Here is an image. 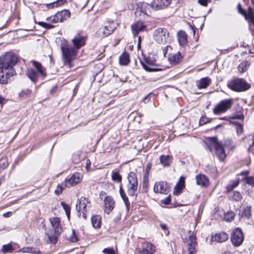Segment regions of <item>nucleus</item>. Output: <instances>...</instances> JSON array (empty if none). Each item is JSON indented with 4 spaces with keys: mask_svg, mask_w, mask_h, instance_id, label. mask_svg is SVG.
<instances>
[{
    "mask_svg": "<svg viewBox=\"0 0 254 254\" xmlns=\"http://www.w3.org/2000/svg\"><path fill=\"white\" fill-rule=\"evenodd\" d=\"M86 37L78 34L72 39L74 47H69L65 40H64L61 45L63 60L64 65L69 67L72 66L71 61L76 56V50L79 49L85 44Z\"/></svg>",
    "mask_w": 254,
    "mask_h": 254,
    "instance_id": "f257e3e1",
    "label": "nucleus"
},
{
    "mask_svg": "<svg viewBox=\"0 0 254 254\" xmlns=\"http://www.w3.org/2000/svg\"><path fill=\"white\" fill-rule=\"evenodd\" d=\"M16 55L8 52L0 57V84H7L9 78L13 75V66L17 63Z\"/></svg>",
    "mask_w": 254,
    "mask_h": 254,
    "instance_id": "f03ea898",
    "label": "nucleus"
},
{
    "mask_svg": "<svg viewBox=\"0 0 254 254\" xmlns=\"http://www.w3.org/2000/svg\"><path fill=\"white\" fill-rule=\"evenodd\" d=\"M207 147L211 152L214 151L215 155L220 161H223L226 158V153L222 143L218 141L216 137H207L205 140Z\"/></svg>",
    "mask_w": 254,
    "mask_h": 254,
    "instance_id": "7ed1b4c3",
    "label": "nucleus"
},
{
    "mask_svg": "<svg viewBox=\"0 0 254 254\" xmlns=\"http://www.w3.org/2000/svg\"><path fill=\"white\" fill-rule=\"evenodd\" d=\"M31 63L37 71H36L32 68L28 69L26 74L31 80L33 82H36L38 81L39 77L44 78L46 75V72L41 64L34 61H32Z\"/></svg>",
    "mask_w": 254,
    "mask_h": 254,
    "instance_id": "20e7f679",
    "label": "nucleus"
},
{
    "mask_svg": "<svg viewBox=\"0 0 254 254\" xmlns=\"http://www.w3.org/2000/svg\"><path fill=\"white\" fill-rule=\"evenodd\" d=\"M50 223L54 229V234H52V232L48 233L46 234L47 239L49 241L53 244L57 243L58 238L59 235L62 232V227L61 224V221L59 217H53L50 218Z\"/></svg>",
    "mask_w": 254,
    "mask_h": 254,
    "instance_id": "39448f33",
    "label": "nucleus"
},
{
    "mask_svg": "<svg viewBox=\"0 0 254 254\" xmlns=\"http://www.w3.org/2000/svg\"><path fill=\"white\" fill-rule=\"evenodd\" d=\"M229 88L237 92H242L249 89L251 85L243 78H236L231 81L228 85Z\"/></svg>",
    "mask_w": 254,
    "mask_h": 254,
    "instance_id": "423d86ee",
    "label": "nucleus"
},
{
    "mask_svg": "<svg viewBox=\"0 0 254 254\" xmlns=\"http://www.w3.org/2000/svg\"><path fill=\"white\" fill-rule=\"evenodd\" d=\"M169 32L166 29L158 28L155 30L153 32V38L156 42L165 44L169 40Z\"/></svg>",
    "mask_w": 254,
    "mask_h": 254,
    "instance_id": "0eeeda50",
    "label": "nucleus"
},
{
    "mask_svg": "<svg viewBox=\"0 0 254 254\" xmlns=\"http://www.w3.org/2000/svg\"><path fill=\"white\" fill-rule=\"evenodd\" d=\"M233 99H228L222 100L213 109V112L214 114H219L225 112L230 109L233 104Z\"/></svg>",
    "mask_w": 254,
    "mask_h": 254,
    "instance_id": "6e6552de",
    "label": "nucleus"
},
{
    "mask_svg": "<svg viewBox=\"0 0 254 254\" xmlns=\"http://www.w3.org/2000/svg\"><path fill=\"white\" fill-rule=\"evenodd\" d=\"M128 184L127 185V191L128 194L134 196L137 190L138 185L136 175L130 173L128 176Z\"/></svg>",
    "mask_w": 254,
    "mask_h": 254,
    "instance_id": "1a4fd4ad",
    "label": "nucleus"
},
{
    "mask_svg": "<svg viewBox=\"0 0 254 254\" xmlns=\"http://www.w3.org/2000/svg\"><path fill=\"white\" fill-rule=\"evenodd\" d=\"M115 29L116 27L113 22H107L98 30L96 35L99 37H106L112 34Z\"/></svg>",
    "mask_w": 254,
    "mask_h": 254,
    "instance_id": "9d476101",
    "label": "nucleus"
},
{
    "mask_svg": "<svg viewBox=\"0 0 254 254\" xmlns=\"http://www.w3.org/2000/svg\"><path fill=\"white\" fill-rule=\"evenodd\" d=\"M90 206V202L85 197H81L76 204V210L78 212H82V216L85 219L86 218L85 212L88 211Z\"/></svg>",
    "mask_w": 254,
    "mask_h": 254,
    "instance_id": "9b49d317",
    "label": "nucleus"
},
{
    "mask_svg": "<svg viewBox=\"0 0 254 254\" xmlns=\"http://www.w3.org/2000/svg\"><path fill=\"white\" fill-rule=\"evenodd\" d=\"M141 64L143 68L147 71L153 72L161 70L160 68L156 67V60L150 57L145 58L144 61L141 62Z\"/></svg>",
    "mask_w": 254,
    "mask_h": 254,
    "instance_id": "f8f14e48",
    "label": "nucleus"
},
{
    "mask_svg": "<svg viewBox=\"0 0 254 254\" xmlns=\"http://www.w3.org/2000/svg\"><path fill=\"white\" fill-rule=\"evenodd\" d=\"M244 240V236L242 230L240 228L235 229L231 234V241L233 245L236 247L240 246Z\"/></svg>",
    "mask_w": 254,
    "mask_h": 254,
    "instance_id": "ddd939ff",
    "label": "nucleus"
},
{
    "mask_svg": "<svg viewBox=\"0 0 254 254\" xmlns=\"http://www.w3.org/2000/svg\"><path fill=\"white\" fill-rule=\"evenodd\" d=\"M82 180V176L80 173H74L71 177L68 180H66L64 182V186L69 188L75 186L80 183Z\"/></svg>",
    "mask_w": 254,
    "mask_h": 254,
    "instance_id": "4468645a",
    "label": "nucleus"
},
{
    "mask_svg": "<svg viewBox=\"0 0 254 254\" xmlns=\"http://www.w3.org/2000/svg\"><path fill=\"white\" fill-rule=\"evenodd\" d=\"M169 189L168 184L164 182L156 183L154 186V191L155 192L163 194H167L169 191Z\"/></svg>",
    "mask_w": 254,
    "mask_h": 254,
    "instance_id": "2eb2a0df",
    "label": "nucleus"
},
{
    "mask_svg": "<svg viewBox=\"0 0 254 254\" xmlns=\"http://www.w3.org/2000/svg\"><path fill=\"white\" fill-rule=\"evenodd\" d=\"M172 0H154L150 6L154 10H157L164 8L168 6Z\"/></svg>",
    "mask_w": 254,
    "mask_h": 254,
    "instance_id": "dca6fc26",
    "label": "nucleus"
},
{
    "mask_svg": "<svg viewBox=\"0 0 254 254\" xmlns=\"http://www.w3.org/2000/svg\"><path fill=\"white\" fill-rule=\"evenodd\" d=\"M188 246V251L189 254H192L195 251L196 246V237L193 235V233L189 232L188 239L187 240Z\"/></svg>",
    "mask_w": 254,
    "mask_h": 254,
    "instance_id": "f3484780",
    "label": "nucleus"
},
{
    "mask_svg": "<svg viewBox=\"0 0 254 254\" xmlns=\"http://www.w3.org/2000/svg\"><path fill=\"white\" fill-rule=\"evenodd\" d=\"M133 34L135 36L138 34L140 32L147 30L146 26L142 22L137 21L132 24L131 26Z\"/></svg>",
    "mask_w": 254,
    "mask_h": 254,
    "instance_id": "a211bd4d",
    "label": "nucleus"
},
{
    "mask_svg": "<svg viewBox=\"0 0 254 254\" xmlns=\"http://www.w3.org/2000/svg\"><path fill=\"white\" fill-rule=\"evenodd\" d=\"M155 252V247L149 242L145 243L138 251L139 254H153Z\"/></svg>",
    "mask_w": 254,
    "mask_h": 254,
    "instance_id": "6ab92c4d",
    "label": "nucleus"
},
{
    "mask_svg": "<svg viewBox=\"0 0 254 254\" xmlns=\"http://www.w3.org/2000/svg\"><path fill=\"white\" fill-rule=\"evenodd\" d=\"M229 235L224 232H221L211 236V241L222 243L228 240Z\"/></svg>",
    "mask_w": 254,
    "mask_h": 254,
    "instance_id": "aec40b11",
    "label": "nucleus"
},
{
    "mask_svg": "<svg viewBox=\"0 0 254 254\" xmlns=\"http://www.w3.org/2000/svg\"><path fill=\"white\" fill-rule=\"evenodd\" d=\"M182 56L180 52L171 53L168 56V61L173 65H176L179 64L182 60Z\"/></svg>",
    "mask_w": 254,
    "mask_h": 254,
    "instance_id": "412c9836",
    "label": "nucleus"
},
{
    "mask_svg": "<svg viewBox=\"0 0 254 254\" xmlns=\"http://www.w3.org/2000/svg\"><path fill=\"white\" fill-rule=\"evenodd\" d=\"M178 41L180 46L185 47L188 44L187 35L183 30H180L177 33Z\"/></svg>",
    "mask_w": 254,
    "mask_h": 254,
    "instance_id": "4be33fe9",
    "label": "nucleus"
},
{
    "mask_svg": "<svg viewBox=\"0 0 254 254\" xmlns=\"http://www.w3.org/2000/svg\"><path fill=\"white\" fill-rule=\"evenodd\" d=\"M104 204L105 212L109 214L114 208L115 201L111 196H108L104 199Z\"/></svg>",
    "mask_w": 254,
    "mask_h": 254,
    "instance_id": "5701e85b",
    "label": "nucleus"
},
{
    "mask_svg": "<svg viewBox=\"0 0 254 254\" xmlns=\"http://www.w3.org/2000/svg\"><path fill=\"white\" fill-rule=\"evenodd\" d=\"M196 184L201 187H207L209 184L208 178L203 174H199L195 177Z\"/></svg>",
    "mask_w": 254,
    "mask_h": 254,
    "instance_id": "b1692460",
    "label": "nucleus"
},
{
    "mask_svg": "<svg viewBox=\"0 0 254 254\" xmlns=\"http://www.w3.org/2000/svg\"><path fill=\"white\" fill-rule=\"evenodd\" d=\"M185 187V178L181 177L179 182L174 188V194L176 195H179L182 192V190Z\"/></svg>",
    "mask_w": 254,
    "mask_h": 254,
    "instance_id": "393cba45",
    "label": "nucleus"
},
{
    "mask_svg": "<svg viewBox=\"0 0 254 254\" xmlns=\"http://www.w3.org/2000/svg\"><path fill=\"white\" fill-rule=\"evenodd\" d=\"M57 19L59 22H63L66 20L70 17V13L67 10H62L56 14Z\"/></svg>",
    "mask_w": 254,
    "mask_h": 254,
    "instance_id": "a878e982",
    "label": "nucleus"
},
{
    "mask_svg": "<svg viewBox=\"0 0 254 254\" xmlns=\"http://www.w3.org/2000/svg\"><path fill=\"white\" fill-rule=\"evenodd\" d=\"M211 82V79L206 77L200 79L197 81V87L199 89L205 88L209 85Z\"/></svg>",
    "mask_w": 254,
    "mask_h": 254,
    "instance_id": "bb28decb",
    "label": "nucleus"
},
{
    "mask_svg": "<svg viewBox=\"0 0 254 254\" xmlns=\"http://www.w3.org/2000/svg\"><path fill=\"white\" fill-rule=\"evenodd\" d=\"M92 226L95 228H99L101 224V217L100 216L96 215L93 216L91 218Z\"/></svg>",
    "mask_w": 254,
    "mask_h": 254,
    "instance_id": "cd10ccee",
    "label": "nucleus"
},
{
    "mask_svg": "<svg viewBox=\"0 0 254 254\" xmlns=\"http://www.w3.org/2000/svg\"><path fill=\"white\" fill-rule=\"evenodd\" d=\"M120 64L122 65H126L129 62V56L128 53L124 52L120 57Z\"/></svg>",
    "mask_w": 254,
    "mask_h": 254,
    "instance_id": "c85d7f7f",
    "label": "nucleus"
},
{
    "mask_svg": "<svg viewBox=\"0 0 254 254\" xmlns=\"http://www.w3.org/2000/svg\"><path fill=\"white\" fill-rule=\"evenodd\" d=\"M18 252L39 254L40 251L39 250L35 249L31 247H25L19 250Z\"/></svg>",
    "mask_w": 254,
    "mask_h": 254,
    "instance_id": "c756f323",
    "label": "nucleus"
},
{
    "mask_svg": "<svg viewBox=\"0 0 254 254\" xmlns=\"http://www.w3.org/2000/svg\"><path fill=\"white\" fill-rule=\"evenodd\" d=\"M250 66V64L247 61L242 62L238 66V69L240 73L246 71Z\"/></svg>",
    "mask_w": 254,
    "mask_h": 254,
    "instance_id": "7c9ffc66",
    "label": "nucleus"
},
{
    "mask_svg": "<svg viewBox=\"0 0 254 254\" xmlns=\"http://www.w3.org/2000/svg\"><path fill=\"white\" fill-rule=\"evenodd\" d=\"M171 157L169 155H162L160 157V162L164 166L169 165Z\"/></svg>",
    "mask_w": 254,
    "mask_h": 254,
    "instance_id": "2f4dec72",
    "label": "nucleus"
},
{
    "mask_svg": "<svg viewBox=\"0 0 254 254\" xmlns=\"http://www.w3.org/2000/svg\"><path fill=\"white\" fill-rule=\"evenodd\" d=\"M246 19L254 26V9L251 7L248 8V19Z\"/></svg>",
    "mask_w": 254,
    "mask_h": 254,
    "instance_id": "473e14b6",
    "label": "nucleus"
},
{
    "mask_svg": "<svg viewBox=\"0 0 254 254\" xmlns=\"http://www.w3.org/2000/svg\"><path fill=\"white\" fill-rule=\"evenodd\" d=\"M66 1V0H58L54 2L53 3L47 4V6L49 8H52L61 6L62 5H63L64 3H65Z\"/></svg>",
    "mask_w": 254,
    "mask_h": 254,
    "instance_id": "72a5a7b5",
    "label": "nucleus"
},
{
    "mask_svg": "<svg viewBox=\"0 0 254 254\" xmlns=\"http://www.w3.org/2000/svg\"><path fill=\"white\" fill-rule=\"evenodd\" d=\"M239 184V180H235L231 181L227 186L226 188L228 191H231L235 188L237 187Z\"/></svg>",
    "mask_w": 254,
    "mask_h": 254,
    "instance_id": "f704fd0d",
    "label": "nucleus"
},
{
    "mask_svg": "<svg viewBox=\"0 0 254 254\" xmlns=\"http://www.w3.org/2000/svg\"><path fill=\"white\" fill-rule=\"evenodd\" d=\"M13 251V248L10 243L3 245L1 250L3 253H11Z\"/></svg>",
    "mask_w": 254,
    "mask_h": 254,
    "instance_id": "c9c22d12",
    "label": "nucleus"
},
{
    "mask_svg": "<svg viewBox=\"0 0 254 254\" xmlns=\"http://www.w3.org/2000/svg\"><path fill=\"white\" fill-rule=\"evenodd\" d=\"M112 179L115 182L121 183L122 181V176L118 172L113 171L112 173Z\"/></svg>",
    "mask_w": 254,
    "mask_h": 254,
    "instance_id": "e433bc0d",
    "label": "nucleus"
},
{
    "mask_svg": "<svg viewBox=\"0 0 254 254\" xmlns=\"http://www.w3.org/2000/svg\"><path fill=\"white\" fill-rule=\"evenodd\" d=\"M251 207L250 206H247L243 209L242 215L249 218L251 215Z\"/></svg>",
    "mask_w": 254,
    "mask_h": 254,
    "instance_id": "4c0bfd02",
    "label": "nucleus"
},
{
    "mask_svg": "<svg viewBox=\"0 0 254 254\" xmlns=\"http://www.w3.org/2000/svg\"><path fill=\"white\" fill-rule=\"evenodd\" d=\"M32 91L29 89L22 90L19 94L20 97H27L31 94Z\"/></svg>",
    "mask_w": 254,
    "mask_h": 254,
    "instance_id": "58836bf2",
    "label": "nucleus"
},
{
    "mask_svg": "<svg viewBox=\"0 0 254 254\" xmlns=\"http://www.w3.org/2000/svg\"><path fill=\"white\" fill-rule=\"evenodd\" d=\"M232 198L235 201H240L242 199V195L240 192L235 191L233 192Z\"/></svg>",
    "mask_w": 254,
    "mask_h": 254,
    "instance_id": "ea45409f",
    "label": "nucleus"
},
{
    "mask_svg": "<svg viewBox=\"0 0 254 254\" xmlns=\"http://www.w3.org/2000/svg\"><path fill=\"white\" fill-rule=\"evenodd\" d=\"M235 217V214L234 212L231 211L228 212L225 214L224 218L227 221H231L233 220Z\"/></svg>",
    "mask_w": 254,
    "mask_h": 254,
    "instance_id": "a19ab883",
    "label": "nucleus"
},
{
    "mask_svg": "<svg viewBox=\"0 0 254 254\" xmlns=\"http://www.w3.org/2000/svg\"><path fill=\"white\" fill-rule=\"evenodd\" d=\"M61 204L62 206H63V208L64 209V210H65L66 215H67L68 218H69V215H70V207H69V206H68V205L66 204V203H65L64 202H62Z\"/></svg>",
    "mask_w": 254,
    "mask_h": 254,
    "instance_id": "79ce46f5",
    "label": "nucleus"
},
{
    "mask_svg": "<svg viewBox=\"0 0 254 254\" xmlns=\"http://www.w3.org/2000/svg\"><path fill=\"white\" fill-rule=\"evenodd\" d=\"M244 180L245 181L246 183L247 184H249V185L252 186V187H254V177H246Z\"/></svg>",
    "mask_w": 254,
    "mask_h": 254,
    "instance_id": "37998d69",
    "label": "nucleus"
},
{
    "mask_svg": "<svg viewBox=\"0 0 254 254\" xmlns=\"http://www.w3.org/2000/svg\"><path fill=\"white\" fill-rule=\"evenodd\" d=\"M236 129L238 135H240L243 132V127L240 124L236 125Z\"/></svg>",
    "mask_w": 254,
    "mask_h": 254,
    "instance_id": "c03bdc74",
    "label": "nucleus"
},
{
    "mask_svg": "<svg viewBox=\"0 0 254 254\" xmlns=\"http://www.w3.org/2000/svg\"><path fill=\"white\" fill-rule=\"evenodd\" d=\"M69 240L73 243L76 242L78 241V238L76 236L75 230H72V234L70 236Z\"/></svg>",
    "mask_w": 254,
    "mask_h": 254,
    "instance_id": "a18cd8bd",
    "label": "nucleus"
},
{
    "mask_svg": "<svg viewBox=\"0 0 254 254\" xmlns=\"http://www.w3.org/2000/svg\"><path fill=\"white\" fill-rule=\"evenodd\" d=\"M120 195H121V197L123 199L124 201H125V202L127 204V201H128V198L126 196V194L124 193V190H123V189L122 188V185H121L120 187Z\"/></svg>",
    "mask_w": 254,
    "mask_h": 254,
    "instance_id": "49530a36",
    "label": "nucleus"
},
{
    "mask_svg": "<svg viewBox=\"0 0 254 254\" xmlns=\"http://www.w3.org/2000/svg\"><path fill=\"white\" fill-rule=\"evenodd\" d=\"M238 8L239 12L241 13L242 15H243L246 19H248V11L247 12L245 10H244L241 7V5L240 4H239L238 5Z\"/></svg>",
    "mask_w": 254,
    "mask_h": 254,
    "instance_id": "de8ad7c7",
    "label": "nucleus"
},
{
    "mask_svg": "<svg viewBox=\"0 0 254 254\" xmlns=\"http://www.w3.org/2000/svg\"><path fill=\"white\" fill-rule=\"evenodd\" d=\"M38 24L47 29H50L54 27V26L52 25L44 22H39Z\"/></svg>",
    "mask_w": 254,
    "mask_h": 254,
    "instance_id": "09e8293b",
    "label": "nucleus"
},
{
    "mask_svg": "<svg viewBox=\"0 0 254 254\" xmlns=\"http://www.w3.org/2000/svg\"><path fill=\"white\" fill-rule=\"evenodd\" d=\"M8 165V162L6 158H1L0 160V166L2 169L5 168Z\"/></svg>",
    "mask_w": 254,
    "mask_h": 254,
    "instance_id": "8fccbe9b",
    "label": "nucleus"
},
{
    "mask_svg": "<svg viewBox=\"0 0 254 254\" xmlns=\"http://www.w3.org/2000/svg\"><path fill=\"white\" fill-rule=\"evenodd\" d=\"M64 189V187L62 185H59L57 186V189L55 190V193L57 195H59L60 194H61L62 192Z\"/></svg>",
    "mask_w": 254,
    "mask_h": 254,
    "instance_id": "3c124183",
    "label": "nucleus"
},
{
    "mask_svg": "<svg viewBox=\"0 0 254 254\" xmlns=\"http://www.w3.org/2000/svg\"><path fill=\"white\" fill-rule=\"evenodd\" d=\"M102 252L105 254H115L114 250L111 248H105L103 250Z\"/></svg>",
    "mask_w": 254,
    "mask_h": 254,
    "instance_id": "603ef678",
    "label": "nucleus"
},
{
    "mask_svg": "<svg viewBox=\"0 0 254 254\" xmlns=\"http://www.w3.org/2000/svg\"><path fill=\"white\" fill-rule=\"evenodd\" d=\"M46 20H47V21L51 22L53 23H56L59 22L56 14L53 16L50 17H48L46 19Z\"/></svg>",
    "mask_w": 254,
    "mask_h": 254,
    "instance_id": "864d4df0",
    "label": "nucleus"
},
{
    "mask_svg": "<svg viewBox=\"0 0 254 254\" xmlns=\"http://www.w3.org/2000/svg\"><path fill=\"white\" fill-rule=\"evenodd\" d=\"M253 142L250 145L249 148V151L254 153V136H253Z\"/></svg>",
    "mask_w": 254,
    "mask_h": 254,
    "instance_id": "5fc2aeb1",
    "label": "nucleus"
},
{
    "mask_svg": "<svg viewBox=\"0 0 254 254\" xmlns=\"http://www.w3.org/2000/svg\"><path fill=\"white\" fill-rule=\"evenodd\" d=\"M208 122V121L207 119L205 118V117H202L199 120V124L200 125H204Z\"/></svg>",
    "mask_w": 254,
    "mask_h": 254,
    "instance_id": "6e6d98bb",
    "label": "nucleus"
},
{
    "mask_svg": "<svg viewBox=\"0 0 254 254\" xmlns=\"http://www.w3.org/2000/svg\"><path fill=\"white\" fill-rule=\"evenodd\" d=\"M198 2L200 4L203 6H207L208 0H198Z\"/></svg>",
    "mask_w": 254,
    "mask_h": 254,
    "instance_id": "4d7b16f0",
    "label": "nucleus"
},
{
    "mask_svg": "<svg viewBox=\"0 0 254 254\" xmlns=\"http://www.w3.org/2000/svg\"><path fill=\"white\" fill-rule=\"evenodd\" d=\"M171 201V198L170 197H167L165 200H163L162 202L164 204H169Z\"/></svg>",
    "mask_w": 254,
    "mask_h": 254,
    "instance_id": "13d9d810",
    "label": "nucleus"
},
{
    "mask_svg": "<svg viewBox=\"0 0 254 254\" xmlns=\"http://www.w3.org/2000/svg\"><path fill=\"white\" fill-rule=\"evenodd\" d=\"M169 48L171 49V47L170 46H167L165 47L164 48H163V52L164 56H166V54H167V50H168Z\"/></svg>",
    "mask_w": 254,
    "mask_h": 254,
    "instance_id": "bf43d9fd",
    "label": "nucleus"
},
{
    "mask_svg": "<svg viewBox=\"0 0 254 254\" xmlns=\"http://www.w3.org/2000/svg\"><path fill=\"white\" fill-rule=\"evenodd\" d=\"M11 214H12L11 212H7L4 213L3 214V216L5 218H8V217H10Z\"/></svg>",
    "mask_w": 254,
    "mask_h": 254,
    "instance_id": "052dcab7",
    "label": "nucleus"
},
{
    "mask_svg": "<svg viewBox=\"0 0 254 254\" xmlns=\"http://www.w3.org/2000/svg\"><path fill=\"white\" fill-rule=\"evenodd\" d=\"M90 161L89 159L87 160L86 162V168L87 170L89 169V167L90 166Z\"/></svg>",
    "mask_w": 254,
    "mask_h": 254,
    "instance_id": "680f3d73",
    "label": "nucleus"
},
{
    "mask_svg": "<svg viewBox=\"0 0 254 254\" xmlns=\"http://www.w3.org/2000/svg\"><path fill=\"white\" fill-rule=\"evenodd\" d=\"M148 186V182L146 180H144L143 184V188H147Z\"/></svg>",
    "mask_w": 254,
    "mask_h": 254,
    "instance_id": "e2e57ef3",
    "label": "nucleus"
},
{
    "mask_svg": "<svg viewBox=\"0 0 254 254\" xmlns=\"http://www.w3.org/2000/svg\"><path fill=\"white\" fill-rule=\"evenodd\" d=\"M248 174H249V171H244L240 173V175H244V176H247V175H248Z\"/></svg>",
    "mask_w": 254,
    "mask_h": 254,
    "instance_id": "0e129e2a",
    "label": "nucleus"
},
{
    "mask_svg": "<svg viewBox=\"0 0 254 254\" xmlns=\"http://www.w3.org/2000/svg\"><path fill=\"white\" fill-rule=\"evenodd\" d=\"M160 227L163 230H166L167 229V226L164 224H160Z\"/></svg>",
    "mask_w": 254,
    "mask_h": 254,
    "instance_id": "69168bd1",
    "label": "nucleus"
},
{
    "mask_svg": "<svg viewBox=\"0 0 254 254\" xmlns=\"http://www.w3.org/2000/svg\"><path fill=\"white\" fill-rule=\"evenodd\" d=\"M234 117H225L223 118H220V119H221V120H228L229 119H234Z\"/></svg>",
    "mask_w": 254,
    "mask_h": 254,
    "instance_id": "338daca9",
    "label": "nucleus"
},
{
    "mask_svg": "<svg viewBox=\"0 0 254 254\" xmlns=\"http://www.w3.org/2000/svg\"><path fill=\"white\" fill-rule=\"evenodd\" d=\"M223 254H232V253L230 251H225L223 253Z\"/></svg>",
    "mask_w": 254,
    "mask_h": 254,
    "instance_id": "774afa93",
    "label": "nucleus"
}]
</instances>
